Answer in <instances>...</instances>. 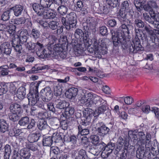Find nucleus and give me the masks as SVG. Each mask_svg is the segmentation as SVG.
<instances>
[{
	"mask_svg": "<svg viewBox=\"0 0 159 159\" xmlns=\"http://www.w3.org/2000/svg\"><path fill=\"white\" fill-rule=\"evenodd\" d=\"M133 29V26L130 24L126 25L121 23V25L117 30L114 34H112V42L114 45L117 47L120 45L125 50L128 46L125 36V34H129L130 31Z\"/></svg>",
	"mask_w": 159,
	"mask_h": 159,
	"instance_id": "1",
	"label": "nucleus"
},
{
	"mask_svg": "<svg viewBox=\"0 0 159 159\" xmlns=\"http://www.w3.org/2000/svg\"><path fill=\"white\" fill-rule=\"evenodd\" d=\"M141 30L139 29H135L136 35L133 40V44L130 42H127L128 46L125 50L129 51L130 53H135L137 52H141L144 50V48L141 44L139 38L142 37V34L140 33Z\"/></svg>",
	"mask_w": 159,
	"mask_h": 159,
	"instance_id": "2",
	"label": "nucleus"
},
{
	"mask_svg": "<svg viewBox=\"0 0 159 159\" xmlns=\"http://www.w3.org/2000/svg\"><path fill=\"white\" fill-rule=\"evenodd\" d=\"M96 22L94 18L89 17L87 18L85 22L83 24L87 39L94 37L96 31Z\"/></svg>",
	"mask_w": 159,
	"mask_h": 159,
	"instance_id": "3",
	"label": "nucleus"
},
{
	"mask_svg": "<svg viewBox=\"0 0 159 159\" xmlns=\"http://www.w3.org/2000/svg\"><path fill=\"white\" fill-rule=\"evenodd\" d=\"M77 17L76 14L73 12H71L66 15V17H62L61 21L63 25L68 30L71 28H76L77 23Z\"/></svg>",
	"mask_w": 159,
	"mask_h": 159,
	"instance_id": "4",
	"label": "nucleus"
},
{
	"mask_svg": "<svg viewBox=\"0 0 159 159\" xmlns=\"http://www.w3.org/2000/svg\"><path fill=\"white\" fill-rule=\"evenodd\" d=\"M9 109L10 112L8 115L9 119L13 122L18 120L22 112L21 106L16 103H11L10 105Z\"/></svg>",
	"mask_w": 159,
	"mask_h": 159,
	"instance_id": "5",
	"label": "nucleus"
},
{
	"mask_svg": "<svg viewBox=\"0 0 159 159\" xmlns=\"http://www.w3.org/2000/svg\"><path fill=\"white\" fill-rule=\"evenodd\" d=\"M40 96L43 101L48 102L52 98L53 93L49 87H47L42 89L40 92Z\"/></svg>",
	"mask_w": 159,
	"mask_h": 159,
	"instance_id": "6",
	"label": "nucleus"
},
{
	"mask_svg": "<svg viewBox=\"0 0 159 159\" xmlns=\"http://www.w3.org/2000/svg\"><path fill=\"white\" fill-rule=\"evenodd\" d=\"M96 125L97 128L96 132L98 135L103 137L108 133L110 129L104 125L102 122H98Z\"/></svg>",
	"mask_w": 159,
	"mask_h": 159,
	"instance_id": "7",
	"label": "nucleus"
},
{
	"mask_svg": "<svg viewBox=\"0 0 159 159\" xmlns=\"http://www.w3.org/2000/svg\"><path fill=\"white\" fill-rule=\"evenodd\" d=\"M143 16L144 20L148 23L151 25L154 28H158L159 26V20L158 19L156 20L155 19H152V16L147 13H144L143 14Z\"/></svg>",
	"mask_w": 159,
	"mask_h": 159,
	"instance_id": "8",
	"label": "nucleus"
},
{
	"mask_svg": "<svg viewBox=\"0 0 159 159\" xmlns=\"http://www.w3.org/2000/svg\"><path fill=\"white\" fill-rule=\"evenodd\" d=\"M54 103L55 105L57 110L64 109L67 106H69V103L64 100H61L59 97H57L54 101Z\"/></svg>",
	"mask_w": 159,
	"mask_h": 159,
	"instance_id": "9",
	"label": "nucleus"
},
{
	"mask_svg": "<svg viewBox=\"0 0 159 159\" xmlns=\"http://www.w3.org/2000/svg\"><path fill=\"white\" fill-rule=\"evenodd\" d=\"M145 146L146 153H151L154 156H156L159 153V148L157 146L147 144Z\"/></svg>",
	"mask_w": 159,
	"mask_h": 159,
	"instance_id": "10",
	"label": "nucleus"
},
{
	"mask_svg": "<svg viewBox=\"0 0 159 159\" xmlns=\"http://www.w3.org/2000/svg\"><path fill=\"white\" fill-rule=\"evenodd\" d=\"M39 93L36 91L34 93H29L28 95V104L32 105H35L39 100Z\"/></svg>",
	"mask_w": 159,
	"mask_h": 159,
	"instance_id": "11",
	"label": "nucleus"
},
{
	"mask_svg": "<svg viewBox=\"0 0 159 159\" xmlns=\"http://www.w3.org/2000/svg\"><path fill=\"white\" fill-rule=\"evenodd\" d=\"M19 42V38H15L13 37L11 40L12 46L14 48L15 50L18 52L19 54L21 53L22 49V47Z\"/></svg>",
	"mask_w": 159,
	"mask_h": 159,
	"instance_id": "12",
	"label": "nucleus"
},
{
	"mask_svg": "<svg viewBox=\"0 0 159 159\" xmlns=\"http://www.w3.org/2000/svg\"><path fill=\"white\" fill-rule=\"evenodd\" d=\"M107 102L101 97L98 96H94L93 100L89 102V104L93 106H101L103 104H106Z\"/></svg>",
	"mask_w": 159,
	"mask_h": 159,
	"instance_id": "13",
	"label": "nucleus"
},
{
	"mask_svg": "<svg viewBox=\"0 0 159 159\" xmlns=\"http://www.w3.org/2000/svg\"><path fill=\"white\" fill-rule=\"evenodd\" d=\"M150 38L152 42L150 49L151 50H159V39L155 34L151 36Z\"/></svg>",
	"mask_w": 159,
	"mask_h": 159,
	"instance_id": "14",
	"label": "nucleus"
},
{
	"mask_svg": "<svg viewBox=\"0 0 159 159\" xmlns=\"http://www.w3.org/2000/svg\"><path fill=\"white\" fill-rule=\"evenodd\" d=\"M139 147L138 148L136 152V157L139 159H141L143 158L144 156L145 153H146L145 145L144 144H141L138 145Z\"/></svg>",
	"mask_w": 159,
	"mask_h": 159,
	"instance_id": "15",
	"label": "nucleus"
},
{
	"mask_svg": "<svg viewBox=\"0 0 159 159\" xmlns=\"http://www.w3.org/2000/svg\"><path fill=\"white\" fill-rule=\"evenodd\" d=\"M1 52L2 53L6 55H9L12 51L11 47L9 43L4 42L0 46Z\"/></svg>",
	"mask_w": 159,
	"mask_h": 159,
	"instance_id": "16",
	"label": "nucleus"
},
{
	"mask_svg": "<svg viewBox=\"0 0 159 159\" xmlns=\"http://www.w3.org/2000/svg\"><path fill=\"white\" fill-rule=\"evenodd\" d=\"M78 91V89L77 88H70L66 92V96L67 98L69 99L74 98L77 95Z\"/></svg>",
	"mask_w": 159,
	"mask_h": 159,
	"instance_id": "17",
	"label": "nucleus"
},
{
	"mask_svg": "<svg viewBox=\"0 0 159 159\" xmlns=\"http://www.w3.org/2000/svg\"><path fill=\"white\" fill-rule=\"evenodd\" d=\"M28 32L26 30H23L21 31L20 34L19 39V42L21 44H25L27 43L28 38Z\"/></svg>",
	"mask_w": 159,
	"mask_h": 159,
	"instance_id": "18",
	"label": "nucleus"
},
{
	"mask_svg": "<svg viewBox=\"0 0 159 159\" xmlns=\"http://www.w3.org/2000/svg\"><path fill=\"white\" fill-rule=\"evenodd\" d=\"M32 7L33 10L39 16H42L45 10L44 8L37 3H34L33 4Z\"/></svg>",
	"mask_w": 159,
	"mask_h": 159,
	"instance_id": "19",
	"label": "nucleus"
},
{
	"mask_svg": "<svg viewBox=\"0 0 159 159\" xmlns=\"http://www.w3.org/2000/svg\"><path fill=\"white\" fill-rule=\"evenodd\" d=\"M44 48L43 44L39 42L36 43V48L35 50L36 51L37 55L40 58H43L44 56L42 55L43 52H44Z\"/></svg>",
	"mask_w": 159,
	"mask_h": 159,
	"instance_id": "20",
	"label": "nucleus"
},
{
	"mask_svg": "<svg viewBox=\"0 0 159 159\" xmlns=\"http://www.w3.org/2000/svg\"><path fill=\"white\" fill-rule=\"evenodd\" d=\"M37 125L38 129L40 130H44L48 129L49 128L47 121L43 118L39 120Z\"/></svg>",
	"mask_w": 159,
	"mask_h": 159,
	"instance_id": "21",
	"label": "nucleus"
},
{
	"mask_svg": "<svg viewBox=\"0 0 159 159\" xmlns=\"http://www.w3.org/2000/svg\"><path fill=\"white\" fill-rule=\"evenodd\" d=\"M95 146L97 149H98V151H96V152L95 153H92L93 155L97 156L98 155L99 153L102 151V153H106L105 147H106V144L102 142H101Z\"/></svg>",
	"mask_w": 159,
	"mask_h": 159,
	"instance_id": "22",
	"label": "nucleus"
},
{
	"mask_svg": "<svg viewBox=\"0 0 159 159\" xmlns=\"http://www.w3.org/2000/svg\"><path fill=\"white\" fill-rule=\"evenodd\" d=\"M23 7L20 5H16L10 8V11L12 10L14 15L16 16L20 15L23 11Z\"/></svg>",
	"mask_w": 159,
	"mask_h": 159,
	"instance_id": "23",
	"label": "nucleus"
},
{
	"mask_svg": "<svg viewBox=\"0 0 159 159\" xmlns=\"http://www.w3.org/2000/svg\"><path fill=\"white\" fill-rule=\"evenodd\" d=\"M9 125L7 121L2 119L0 120V132L4 133L8 131Z\"/></svg>",
	"mask_w": 159,
	"mask_h": 159,
	"instance_id": "24",
	"label": "nucleus"
},
{
	"mask_svg": "<svg viewBox=\"0 0 159 159\" xmlns=\"http://www.w3.org/2000/svg\"><path fill=\"white\" fill-rule=\"evenodd\" d=\"M91 119L83 116L81 118L79 125H84L90 127Z\"/></svg>",
	"mask_w": 159,
	"mask_h": 159,
	"instance_id": "25",
	"label": "nucleus"
},
{
	"mask_svg": "<svg viewBox=\"0 0 159 159\" xmlns=\"http://www.w3.org/2000/svg\"><path fill=\"white\" fill-rule=\"evenodd\" d=\"M83 116L92 119L93 116H97L96 112L90 108H86L83 111Z\"/></svg>",
	"mask_w": 159,
	"mask_h": 159,
	"instance_id": "26",
	"label": "nucleus"
},
{
	"mask_svg": "<svg viewBox=\"0 0 159 159\" xmlns=\"http://www.w3.org/2000/svg\"><path fill=\"white\" fill-rule=\"evenodd\" d=\"M89 127H86L84 125H78V133L82 135L88 134L89 133Z\"/></svg>",
	"mask_w": 159,
	"mask_h": 159,
	"instance_id": "27",
	"label": "nucleus"
},
{
	"mask_svg": "<svg viewBox=\"0 0 159 159\" xmlns=\"http://www.w3.org/2000/svg\"><path fill=\"white\" fill-rule=\"evenodd\" d=\"M115 148V143L112 142H109L107 145L106 144L105 152L107 157L112 152Z\"/></svg>",
	"mask_w": 159,
	"mask_h": 159,
	"instance_id": "28",
	"label": "nucleus"
},
{
	"mask_svg": "<svg viewBox=\"0 0 159 159\" xmlns=\"http://www.w3.org/2000/svg\"><path fill=\"white\" fill-rule=\"evenodd\" d=\"M26 94L25 88L24 87L21 86L20 87L17 91V96L20 100L24 98Z\"/></svg>",
	"mask_w": 159,
	"mask_h": 159,
	"instance_id": "29",
	"label": "nucleus"
},
{
	"mask_svg": "<svg viewBox=\"0 0 159 159\" xmlns=\"http://www.w3.org/2000/svg\"><path fill=\"white\" fill-rule=\"evenodd\" d=\"M41 136L40 133H34L31 134L28 137V140L30 143L36 142L38 141Z\"/></svg>",
	"mask_w": 159,
	"mask_h": 159,
	"instance_id": "30",
	"label": "nucleus"
},
{
	"mask_svg": "<svg viewBox=\"0 0 159 159\" xmlns=\"http://www.w3.org/2000/svg\"><path fill=\"white\" fill-rule=\"evenodd\" d=\"M20 155L25 159H29L31 156L30 151L27 148L22 149L20 151Z\"/></svg>",
	"mask_w": 159,
	"mask_h": 159,
	"instance_id": "31",
	"label": "nucleus"
},
{
	"mask_svg": "<svg viewBox=\"0 0 159 159\" xmlns=\"http://www.w3.org/2000/svg\"><path fill=\"white\" fill-rule=\"evenodd\" d=\"M52 138L51 136H45L43 139V146H51L52 143Z\"/></svg>",
	"mask_w": 159,
	"mask_h": 159,
	"instance_id": "32",
	"label": "nucleus"
},
{
	"mask_svg": "<svg viewBox=\"0 0 159 159\" xmlns=\"http://www.w3.org/2000/svg\"><path fill=\"white\" fill-rule=\"evenodd\" d=\"M42 16L45 19H53L56 17V14L54 13L45 10Z\"/></svg>",
	"mask_w": 159,
	"mask_h": 159,
	"instance_id": "33",
	"label": "nucleus"
},
{
	"mask_svg": "<svg viewBox=\"0 0 159 159\" xmlns=\"http://www.w3.org/2000/svg\"><path fill=\"white\" fill-rule=\"evenodd\" d=\"M11 152V150L10 146L9 144H6L4 147V159H9Z\"/></svg>",
	"mask_w": 159,
	"mask_h": 159,
	"instance_id": "34",
	"label": "nucleus"
},
{
	"mask_svg": "<svg viewBox=\"0 0 159 159\" xmlns=\"http://www.w3.org/2000/svg\"><path fill=\"white\" fill-rule=\"evenodd\" d=\"M108 108L107 102L106 103V104L102 105L98 108L97 110H95L97 116L101 114L104 113L105 111L108 109Z\"/></svg>",
	"mask_w": 159,
	"mask_h": 159,
	"instance_id": "35",
	"label": "nucleus"
},
{
	"mask_svg": "<svg viewBox=\"0 0 159 159\" xmlns=\"http://www.w3.org/2000/svg\"><path fill=\"white\" fill-rule=\"evenodd\" d=\"M19 120L18 124L21 126L28 125L30 122L29 118L27 116L23 117Z\"/></svg>",
	"mask_w": 159,
	"mask_h": 159,
	"instance_id": "36",
	"label": "nucleus"
},
{
	"mask_svg": "<svg viewBox=\"0 0 159 159\" xmlns=\"http://www.w3.org/2000/svg\"><path fill=\"white\" fill-rule=\"evenodd\" d=\"M47 48L45 49L44 48V52L42 53V55L44 56L43 58H40L41 59H44L48 57L50 55L52 54V47L50 46H48Z\"/></svg>",
	"mask_w": 159,
	"mask_h": 159,
	"instance_id": "37",
	"label": "nucleus"
},
{
	"mask_svg": "<svg viewBox=\"0 0 159 159\" xmlns=\"http://www.w3.org/2000/svg\"><path fill=\"white\" fill-rule=\"evenodd\" d=\"M67 7L64 5H61L57 8V12L61 16L66 15L68 11Z\"/></svg>",
	"mask_w": 159,
	"mask_h": 159,
	"instance_id": "38",
	"label": "nucleus"
},
{
	"mask_svg": "<svg viewBox=\"0 0 159 159\" xmlns=\"http://www.w3.org/2000/svg\"><path fill=\"white\" fill-rule=\"evenodd\" d=\"M52 55L54 54V52H55L56 54H58L61 51L63 50V48L62 47L61 45L60 44H56L52 46Z\"/></svg>",
	"mask_w": 159,
	"mask_h": 159,
	"instance_id": "39",
	"label": "nucleus"
},
{
	"mask_svg": "<svg viewBox=\"0 0 159 159\" xmlns=\"http://www.w3.org/2000/svg\"><path fill=\"white\" fill-rule=\"evenodd\" d=\"M26 49L28 51H31V52H33L35 51L36 48V43H32L30 42H27L24 44Z\"/></svg>",
	"mask_w": 159,
	"mask_h": 159,
	"instance_id": "40",
	"label": "nucleus"
},
{
	"mask_svg": "<svg viewBox=\"0 0 159 159\" xmlns=\"http://www.w3.org/2000/svg\"><path fill=\"white\" fill-rule=\"evenodd\" d=\"M129 137L130 138H132L134 142H137V144L138 145V141H139V138H138V134L137 132L136 131H134L131 132L129 133Z\"/></svg>",
	"mask_w": 159,
	"mask_h": 159,
	"instance_id": "41",
	"label": "nucleus"
},
{
	"mask_svg": "<svg viewBox=\"0 0 159 159\" xmlns=\"http://www.w3.org/2000/svg\"><path fill=\"white\" fill-rule=\"evenodd\" d=\"M31 37L36 39L39 38L40 35L39 31L36 28H33L31 31Z\"/></svg>",
	"mask_w": 159,
	"mask_h": 159,
	"instance_id": "42",
	"label": "nucleus"
},
{
	"mask_svg": "<svg viewBox=\"0 0 159 159\" xmlns=\"http://www.w3.org/2000/svg\"><path fill=\"white\" fill-rule=\"evenodd\" d=\"M8 88L7 84L4 83L0 82V95L5 94Z\"/></svg>",
	"mask_w": 159,
	"mask_h": 159,
	"instance_id": "43",
	"label": "nucleus"
},
{
	"mask_svg": "<svg viewBox=\"0 0 159 159\" xmlns=\"http://www.w3.org/2000/svg\"><path fill=\"white\" fill-rule=\"evenodd\" d=\"M127 11L124 8H121L119 11L117 16L118 18L125 19Z\"/></svg>",
	"mask_w": 159,
	"mask_h": 159,
	"instance_id": "44",
	"label": "nucleus"
},
{
	"mask_svg": "<svg viewBox=\"0 0 159 159\" xmlns=\"http://www.w3.org/2000/svg\"><path fill=\"white\" fill-rule=\"evenodd\" d=\"M52 138L53 142L54 141V142L56 143H58L60 141H62L61 135L60 134L57 133H53Z\"/></svg>",
	"mask_w": 159,
	"mask_h": 159,
	"instance_id": "45",
	"label": "nucleus"
},
{
	"mask_svg": "<svg viewBox=\"0 0 159 159\" xmlns=\"http://www.w3.org/2000/svg\"><path fill=\"white\" fill-rule=\"evenodd\" d=\"M11 12V11L10 10L4 12L1 15V20L4 21L8 20L10 19V14Z\"/></svg>",
	"mask_w": 159,
	"mask_h": 159,
	"instance_id": "46",
	"label": "nucleus"
},
{
	"mask_svg": "<svg viewBox=\"0 0 159 159\" xmlns=\"http://www.w3.org/2000/svg\"><path fill=\"white\" fill-rule=\"evenodd\" d=\"M52 2L50 0H42L40 1V5L44 8L50 7Z\"/></svg>",
	"mask_w": 159,
	"mask_h": 159,
	"instance_id": "47",
	"label": "nucleus"
},
{
	"mask_svg": "<svg viewBox=\"0 0 159 159\" xmlns=\"http://www.w3.org/2000/svg\"><path fill=\"white\" fill-rule=\"evenodd\" d=\"M65 108V114L67 116H69L74 114V109L73 107L68 106Z\"/></svg>",
	"mask_w": 159,
	"mask_h": 159,
	"instance_id": "48",
	"label": "nucleus"
},
{
	"mask_svg": "<svg viewBox=\"0 0 159 159\" xmlns=\"http://www.w3.org/2000/svg\"><path fill=\"white\" fill-rule=\"evenodd\" d=\"M134 25L139 28H143L144 27L145 23L141 20L136 18L134 21Z\"/></svg>",
	"mask_w": 159,
	"mask_h": 159,
	"instance_id": "49",
	"label": "nucleus"
},
{
	"mask_svg": "<svg viewBox=\"0 0 159 159\" xmlns=\"http://www.w3.org/2000/svg\"><path fill=\"white\" fill-rule=\"evenodd\" d=\"M57 39L56 37L54 35H49L48 39V46H52V45L56 42Z\"/></svg>",
	"mask_w": 159,
	"mask_h": 159,
	"instance_id": "50",
	"label": "nucleus"
},
{
	"mask_svg": "<svg viewBox=\"0 0 159 159\" xmlns=\"http://www.w3.org/2000/svg\"><path fill=\"white\" fill-rule=\"evenodd\" d=\"M149 11L150 16H152V19H155L156 20L158 19V20H159V13H156L151 8Z\"/></svg>",
	"mask_w": 159,
	"mask_h": 159,
	"instance_id": "51",
	"label": "nucleus"
},
{
	"mask_svg": "<svg viewBox=\"0 0 159 159\" xmlns=\"http://www.w3.org/2000/svg\"><path fill=\"white\" fill-rule=\"evenodd\" d=\"M90 139L92 143L95 146L99 142V138L96 135H91L90 136Z\"/></svg>",
	"mask_w": 159,
	"mask_h": 159,
	"instance_id": "52",
	"label": "nucleus"
},
{
	"mask_svg": "<svg viewBox=\"0 0 159 159\" xmlns=\"http://www.w3.org/2000/svg\"><path fill=\"white\" fill-rule=\"evenodd\" d=\"M53 89L54 93L55 96H59L61 95L62 89L59 85L54 86Z\"/></svg>",
	"mask_w": 159,
	"mask_h": 159,
	"instance_id": "53",
	"label": "nucleus"
},
{
	"mask_svg": "<svg viewBox=\"0 0 159 159\" xmlns=\"http://www.w3.org/2000/svg\"><path fill=\"white\" fill-rule=\"evenodd\" d=\"M87 155L86 151L83 149H81L78 151L77 155L75 159H81L85 156Z\"/></svg>",
	"mask_w": 159,
	"mask_h": 159,
	"instance_id": "54",
	"label": "nucleus"
},
{
	"mask_svg": "<svg viewBox=\"0 0 159 159\" xmlns=\"http://www.w3.org/2000/svg\"><path fill=\"white\" fill-rule=\"evenodd\" d=\"M139 136V141H138V145L142 144V142L145 139V136L144 133L142 131L137 133Z\"/></svg>",
	"mask_w": 159,
	"mask_h": 159,
	"instance_id": "55",
	"label": "nucleus"
},
{
	"mask_svg": "<svg viewBox=\"0 0 159 159\" xmlns=\"http://www.w3.org/2000/svg\"><path fill=\"white\" fill-rule=\"evenodd\" d=\"M16 26L15 25L11 24L8 26V27L7 31L9 34L13 35L15 34L16 32Z\"/></svg>",
	"mask_w": 159,
	"mask_h": 159,
	"instance_id": "56",
	"label": "nucleus"
},
{
	"mask_svg": "<svg viewBox=\"0 0 159 159\" xmlns=\"http://www.w3.org/2000/svg\"><path fill=\"white\" fill-rule=\"evenodd\" d=\"M58 23L56 21H52L49 22L48 27L52 30H55L57 28Z\"/></svg>",
	"mask_w": 159,
	"mask_h": 159,
	"instance_id": "57",
	"label": "nucleus"
},
{
	"mask_svg": "<svg viewBox=\"0 0 159 159\" xmlns=\"http://www.w3.org/2000/svg\"><path fill=\"white\" fill-rule=\"evenodd\" d=\"M106 3L113 7H117L118 4V0H106Z\"/></svg>",
	"mask_w": 159,
	"mask_h": 159,
	"instance_id": "58",
	"label": "nucleus"
},
{
	"mask_svg": "<svg viewBox=\"0 0 159 159\" xmlns=\"http://www.w3.org/2000/svg\"><path fill=\"white\" fill-rule=\"evenodd\" d=\"M129 156V150L124 149L123 152L120 155L118 159H126Z\"/></svg>",
	"mask_w": 159,
	"mask_h": 159,
	"instance_id": "59",
	"label": "nucleus"
},
{
	"mask_svg": "<svg viewBox=\"0 0 159 159\" xmlns=\"http://www.w3.org/2000/svg\"><path fill=\"white\" fill-rule=\"evenodd\" d=\"M47 106L48 109L50 111H52L53 113H56V112L57 113V111H58V110H57L54 107L52 103H47Z\"/></svg>",
	"mask_w": 159,
	"mask_h": 159,
	"instance_id": "60",
	"label": "nucleus"
},
{
	"mask_svg": "<svg viewBox=\"0 0 159 159\" xmlns=\"http://www.w3.org/2000/svg\"><path fill=\"white\" fill-rule=\"evenodd\" d=\"M108 26L113 27L115 26L117 24V21L115 19L109 20L107 21V23Z\"/></svg>",
	"mask_w": 159,
	"mask_h": 159,
	"instance_id": "61",
	"label": "nucleus"
},
{
	"mask_svg": "<svg viewBox=\"0 0 159 159\" xmlns=\"http://www.w3.org/2000/svg\"><path fill=\"white\" fill-rule=\"evenodd\" d=\"M100 33L103 36L107 35L108 34L106 26H102L99 28Z\"/></svg>",
	"mask_w": 159,
	"mask_h": 159,
	"instance_id": "62",
	"label": "nucleus"
},
{
	"mask_svg": "<svg viewBox=\"0 0 159 159\" xmlns=\"http://www.w3.org/2000/svg\"><path fill=\"white\" fill-rule=\"evenodd\" d=\"M122 5L123 7L122 8H124L127 11H129L131 5L129 4L127 1H124L122 2Z\"/></svg>",
	"mask_w": 159,
	"mask_h": 159,
	"instance_id": "63",
	"label": "nucleus"
},
{
	"mask_svg": "<svg viewBox=\"0 0 159 159\" xmlns=\"http://www.w3.org/2000/svg\"><path fill=\"white\" fill-rule=\"evenodd\" d=\"M73 48L75 52H77L78 53L80 54L82 51L81 48V45L80 44H77L76 45H74Z\"/></svg>",
	"mask_w": 159,
	"mask_h": 159,
	"instance_id": "64",
	"label": "nucleus"
}]
</instances>
